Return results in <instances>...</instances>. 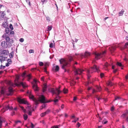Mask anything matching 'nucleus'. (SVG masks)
I'll return each instance as SVG.
<instances>
[{
  "mask_svg": "<svg viewBox=\"0 0 128 128\" xmlns=\"http://www.w3.org/2000/svg\"><path fill=\"white\" fill-rule=\"evenodd\" d=\"M99 71V67L95 65H94L89 70H87V73L88 79L90 78L91 76L90 74L96 72H98Z\"/></svg>",
  "mask_w": 128,
  "mask_h": 128,
  "instance_id": "obj_1",
  "label": "nucleus"
},
{
  "mask_svg": "<svg viewBox=\"0 0 128 128\" xmlns=\"http://www.w3.org/2000/svg\"><path fill=\"white\" fill-rule=\"evenodd\" d=\"M2 37L4 38L5 39L6 42L9 46H10L14 42L13 40L12 39H10V37L6 35V34H4Z\"/></svg>",
  "mask_w": 128,
  "mask_h": 128,
  "instance_id": "obj_2",
  "label": "nucleus"
},
{
  "mask_svg": "<svg viewBox=\"0 0 128 128\" xmlns=\"http://www.w3.org/2000/svg\"><path fill=\"white\" fill-rule=\"evenodd\" d=\"M17 100L20 104H28V102L25 98L22 99L20 97H18L17 98Z\"/></svg>",
  "mask_w": 128,
  "mask_h": 128,
  "instance_id": "obj_3",
  "label": "nucleus"
},
{
  "mask_svg": "<svg viewBox=\"0 0 128 128\" xmlns=\"http://www.w3.org/2000/svg\"><path fill=\"white\" fill-rule=\"evenodd\" d=\"M106 53V51H104L100 53H95V54L96 55L95 58L96 60H98L101 57L103 56Z\"/></svg>",
  "mask_w": 128,
  "mask_h": 128,
  "instance_id": "obj_4",
  "label": "nucleus"
},
{
  "mask_svg": "<svg viewBox=\"0 0 128 128\" xmlns=\"http://www.w3.org/2000/svg\"><path fill=\"white\" fill-rule=\"evenodd\" d=\"M90 53L88 52H85L84 55L82 54H76V55L77 56H79L80 57L82 58L83 56L85 58L87 57L90 56Z\"/></svg>",
  "mask_w": 128,
  "mask_h": 128,
  "instance_id": "obj_5",
  "label": "nucleus"
},
{
  "mask_svg": "<svg viewBox=\"0 0 128 128\" xmlns=\"http://www.w3.org/2000/svg\"><path fill=\"white\" fill-rule=\"evenodd\" d=\"M51 92L53 94H55L56 95H58L62 92V91L59 89L56 88L55 90L54 88L52 89L51 90Z\"/></svg>",
  "mask_w": 128,
  "mask_h": 128,
  "instance_id": "obj_6",
  "label": "nucleus"
},
{
  "mask_svg": "<svg viewBox=\"0 0 128 128\" xmlns=\"http://www.w3.org/2000/svg\"><path fill=\"white\" fill-rule=\"evenodd\" d=\"M29 98H31L34 102L35 104L36 105H37L39 104V101L38 100L36 99L35 98H34V96L32 95L30 93H29Z\"/></svg>",
  "mask_w": 128,
  "mask_h": 128,
  "instance_id": "obj_7",
  "label": "nucleus"
},
{
  "mask_svg": "<svg viewBox=\"0 0 128 128\" xmlns=\"http://www.w3.org/2000/svg\"><path fill=\"white\" fill-rule=\"evenodd\" d=\"M40 98V100H38L39 101V102L44 103H48L50 102V101H46L45 100L44 96L43 95H42Z\"/></svg>",
  "mask_w": 128,
  "mask_h": 128,
  "instance_id": "obj_8",
  "label": "nucleus"
},
{
  "mask_svg": "<svg viewBox=\"0 0 128 128\" xmlns=\"http://www.w3.org/2000/svg\"><path fill=\"white\" fill-rule=\"evenodd\" d=\"M34 82H35L32 86V88L35 91H38L39 90V88L37 86V84L36 83V80L34 79Z\"/></svg>",
  "mask_w": 128,
  "mask_h": 128,
  "instance_id": "obj_9",
  "label": "nucleus"
},
{
  "mask_svg": "<svg viewBox=\"0 0 128 128\" xmlns=\"http://www.w3.org/2000/svg\"><path fill=\"white\" fill-rule=\"evenodd\" d=\"M84 70L80 69L78 68L74 72L75 73V74L76 75L78 74H80Z\"/></svg>",
  "mask_w": 128,
  "mask_h": 128,
  "instance_id": "obj_10",
  "label": "nucleus"
},
{
  "mask_svg": "<svg viewBox=\"0 0 128 128\" xmlns=\"http://www.w3.org/2000/svg\"><path fill=\"white\" fill-rule=\"evenodd\" d=\"M97 90H96L94 89H93L92 91V93L93 94L95 92H100L101 90V87L99 86H97L96 87Z\"/></svg>",
  "mask_w": 128,
  "mask_h": 128,
  "instance_id": "obj_11",
  "label": "nucleus"
},
{
  "mask_svg": "<svg viewBox=\"0 0 128 128\" xmlns=\"http://www.w3.org/2000/svg\"><path fill=\"white\" fill-rule=\"evenodd\" d=\"M7 43L5 42V41H3L1 43V46L4 48H7Z\"/></svg>",
  "mask_w": 128,
  "mask_h": 128,
  "instance_id": "obj_12",
  "label": "nucleus"
},
{
  "mask_svg": "<svg viewBox=\"0 0 128 128\" xmlns=\"http://www.w3.org/2000/svg\"><path fill=\"white\" fill-rule=\"evenodd\" d=\"M8 109H9V106L8 105L7 106H6L5 108H4L3 109H2L1 110V111L2 112H4L6 110H7Z\"/></svg>",
  "mask_w": 128,
  "mask_h": 128,
  "instance_id": "obj_13",
  "label": "nucleus"
},
{
  "mask_svg": "<svg viewBox=\"0 0 128 128\" xmlns=\"http://www.w3.org/2000/svg\"><path fill=\"white\" fill-rule=\"evenodd\" d=\"M6 59V57H5L3 56H0V60L1 62L5 60Z\"/></svg>",
  "mask_w": 128,
  "mask_h": 128,
  "instance_id": "obj_14",
  "label": "nucleus"
},
{
  "mask_svg": "<svg viewBox=\"0 0 128 128\" xmlns=\"http://www.w3.org/2000/svg\"><path fill=\"white\" fill-rule=\"evenodd\" d=\"M47 86L46 84V83L44 84V86L42 88V92H44L46 90Z\"/></svg>",
  "mask_w": 128,
  "mask_h": 128,
  "instance_id": "obj_15",
  "label": "nucleus"
},
{
  "mask_svg": "<svg viewBox=\"0 0 128 128\" xmlns=\"http://www.w3.org/2000/svg\"><path fill=\"white\" fill-rule=\"evenodd\" d=\"M2 26L5 28H6L8 27L7 23L6 22H3L2 24Z\"/></svg>",
  "mask_w": 128,
  "mask_h": 128,
  "instance_id": "obj_16",
  "label": "nucleus"
},
{
  "mask_svg": "<svg viewBox=\"0 0 128 128\" xmlns=\"http://www.w3.org/2000/svg\"><path fill=\"white\" fill-rule=\"evenodd\" d=\"M68 64V63L66 62L64 64H62V68L63 69H64L65 68H66L67 65Z\"/></svg>",
  "mask_w": 128,
  "mask_h": 128,
  "instance_id": "obj_17",
  "label": "nucleus"
},
{
  "mask_svg": "<svg viewBox=\"0 0 128 128\" xmlns=\"http://www.w3.org/2000/svg\"><path fill=\"white\" fill-rule=\"evenodd\" d=\"M59 61L60 64H63L66 62L63 59H61Z\"/></svg>",
  "mask_w": 128,
  "mask_h": 128,
  "instance_id": "obj_18",
  "label": "nucleus"
},
{
  "mask_svg": "<svg viewBox=\"0 0 128 128\" xmlns=\"http://www.w3.org/2000/svg\"><path fill=\"white\" fill-rule=\"evenodd\" d=\"M26 76L28 78V80L29 81L31 79L32 76L31 75V74H29Z\"/></svg>",
  "mask_w": 128,
  "mask_h": 128,
  "instance_id": "obj_19",
  "label": "nucleus"
},
{
  "mask_svg": "<svg viewBox=\"0 0 128 128\" xmlns=\"http://www.w3.org/2000/svg\"><path fill=\"white\" fill-rule=\"evenodd\" d=\"M20 84L22 85L24 88H25L26 86V84L25 83H24L21 82L20 83Z\"/></svg>",
  "mask_w": 128,
  "mask_h": 128,
  "instance_id": "obj_20",
  "label": "nucleus"
},
{
  "mask_svg": "<svg viewBox=\"0 0 128 128\" xmlns=\"http://www.w3.org/2000/svg\"><path fill=\"white\" fill-rule=\"evenodd\" d=\"M121 98L119 96H116L115 97V99L114 100V101L116 100H119Z\"/></svg>",
  "mask_w": 128,
  "mask_h": 128,
  "instance_id": "obj_21",
  "label": "nucleus"
},
{
  "mask_svg": "<svg viewBox=\"0 0 128 128\" xmlns=\"http://www.w3.org/2000/svg\"><path fill=\"white\" fill-rule=\"evenodd\" d=\"M124 12V10H123L122 9L121 11L119 12V16H122Z\"/></svg>",
  "mask_w": 128,
  "mask_h": 128,
  "instance_id": "obj_22",
  "label": "nucleus"
},
{
  "mask_svg": "<svg viewBox=\"0 0 128 128\" xmlns=\"http://www.w3.org/2000/svg\"><path fill=\"white\" fill-rule=\"evenodd\" d=\"M59 66L58 65L56 66L55 69V71L56 72H58L59 70Z\"/></svg>",
  "mask_w": 128,
  "mask_h": 128,
  "instance_id": "obj_23",
  "label": "nucleus"
},
{
  "mask_svg": "<svg viewBox=\"0 0 128 128\" xmlns=\"http://www.w3.org/2000/svg\"><path fill=\"white\" fill-rule=\"evenodd\" d=\"M52 26H48V30L47 31H49L52 28Z\"/></svg>",
  "mask_w": 128,
  "mask_h": 128,
  "instance_id": "obj_24",
  "label": "nucleus"
},
{
  "mask_svg": "<svg viewBox=\"0 0 128 128\" xmlns=\"http://www.w3.org/2000/svg\"><path fill=\"white\" fill-rule=\"evenodd\" d=\"M6 28L5 30V32L6 34H8L9 32L10 29L9 28Z\"/></svg>",
  "mask_w": 128,
  "mask_h": 128,
  "instance_id": "obj_25",
  "label": "nucleus"
},
{
  "mask_svg": "<svg viewBox=\"0 0 128 128\" xmlns=\"http://www.w3.org/2000/svg\"><path fill=\"white\" fill-rule=\"evenodd\" d=\"M19 106L21 108L22 110L24 112H26V110L24 109V108L23 106Z\"/></svg>",
  "mask_w": 128,
  "mask_h": 128,
  "instance_id": "obj_26",
  "label": "nucleus"
},
{
  "mask_svg": "<svg viewBox=\"0 0 128 128\" xmlns=\"http://www.w3.org/2000/svg\"><path fill=\"white\" fill-rule=\"evenodd\" d=\"M0 14H1V16L2 18H4L5 15L4 12H0Z\"/></svg>",
  "mask_w": 128,
  "mask_h": 128,
  "instance_id": "obj_27",
  "label": "nucleus"
},
{
  "mask_svg": "<svg viewBox=\"0 0 128 128\" xmlns=\"http://www.w3.org/2000/svg\"><path fill=\"white\" fill-rule=\"evenodd\" d=\"M58 99L55 98L54 100H53V101L54 102L55 104H56L57 102L58 101Z\"/></svg>",
  "mask_w": 128,
  "mask_h": 128,
  "instance_id": "obj_28",
  "label": "nucleus"
},
{
  "mask_svg": "<svg viewBox=\"0 0 128 128\" xmlns=\"http://www.w3.org/2000/svg\"><path fill=\"white\" fill-rule=\"evenodd\" d=\"M63 91L64 94H66L68 92V90L65 88H64L63 90Z\"/></svg>",
  "mask_w": 128,
  "mask_h": 128,
  "instance_id": "obj_29",
  "label": "nucleus"
},
{
  "mask_svg": "<svg viewBox=\"0 0 128 128\" xmlns=\"http://www.w3.org/2000/svg\"><path fill=\"white\" fill-rule=\"evenodd\" d=\"M116 65L117 66H120L122 67V66H123L122 64L121 63L119 62H117V63L116 64Z\"/></svg>",
  "mask_w": 128,
  "mask_h": 128,
  "instance_id": "obj_30",
  "label": "nucleus"
},
{
  "mask_svg": "<svg viewBox=\"0 0 128 128\" xmlns=\"http://www.w3.org/2000/svg\"><path fill=\"white\" fill-rule=\"evenodd\" d=\"M24 119L25 120H26L28 118V116L27 114H24Z\"/></svg>",
  "mask_w": 128,
  "mask_h": 128,
  "instance_id": "obj_31",
  "label": "nucleus"
},
{
  "mask_svg": "<svg viewBox=\"0 0 128 128\" xmlns=\"http://www.w3.org/2000/svg\"><path fill=\"white\" fill-rule=\"evenodd\" d=\"M68 59L69 60V62H70L72 60L73 58L72 56H70L68 57Z\"/></svg>",
  "mask_w": 128,
  "mask_h": 128,
  "instance_id": "obj_32",
  "label": "nucleus"
},
{
  "mask_svg": "<svg viewBox=\"0 0 128 128\" xmlns=\"http://www.w3.org/2000/svg\"><path fill=\"white\" fill-rule=\"evenodd\" d=\"M6 83L9 85L12 86V84L11 81L8 80L7 81Z\"/></svg>",
  "mask_w": 128,
  "mask_h": 128,
  "instance_id": "obj_33",
  "label": "nucleus"
},
{
  "mask_svg": "<svg viewBox=\"0 0 128 128\" xmlns=\"http://www.w3.org/2000/svg\"><path fill=\"white\" fill-rule=\"evenodd\" d=\"M8 91L10 92H12V88L11 87H9L8 88Z\"/></svg>",
  "mask_w": 128,
  "mask_h": 128,
  "instance_id": "obj_34",
  "label": "nucleus"
},
{
  "mask_svg": "<svg viewBox=\"0 0 128 128\" xmlns=\"http://www.w3.org/2000/svg\"><path fill=\"white\" fill-rule=\"evenodd\" d=\"M39 64L40 66H43L44 64L42 62H39Z\"/></svg>",
  "mask_w": 128,
  "mask_h": 128,
  "instance_id": "obj_35",
  "label": "nucleus"
},
{
  "mask_svg": "<svg viewBox=\"0 0 128 128\" xmlns=\"http://www.w3.org/2000/svg\"><path fill=\"white\" fill-rule=\"evenodd\" d=\"M124 48H128V43L126 42L125 44Z\"/></svg>",
  "mask_w": 128,
  "mask_h": 128,
  "instance_id": "obj_36",
  "label": "nucleus"
},
{
  "mask_svg": "<svg viewBox=\"0 0 128 128\" xmlns=\"http://www.w3.org/2000/svg\"><path fill=\"white\" fill-rule=\"evenodd\" d=\"M46 114L45 113V112L42 113L41 114V116L42 117H44V116Z\"/></svg>",
  "mask_w": 128,
  "mask_h": 128,
  "instance_id": "obj_37",
  "label": "nucleus"
},
{
  "mask_svg": "<svg viewBox=\"0 0 128 128\" xmlns=\"http://www.w3.org/2000/svg\"><path fill=\"white\" fill-rule=\"evenodd\" d=\"M54 46V44L52 43H51L50 45V48H53Z\"/></svg>",
  "mask_w": 128,
  "mask_h": 128,
  "instance_id": "obj_38",
  "label": "nucleus"
},
{
  "mask_svg": "<svg viewBox=\"0 0 128 128\" xmlns=\"http://www.w3.org/2000/svg\"><path fill=\"white\" fill-rule=\"evenodd\" d=\"M1 94H4V89L3 88H2L1 90Z\"/></svg>",
  "mask_w": 128,
  "mask_h": 128,
  "instance_id": "obj_39",
  "label": "nucleus"
},
{
  "mask_svg": "<svg viewBox=\"0 0 128 128\" xmlns=\"http://www.w3.org/2000/svg\"><path fill=\"white\" fill-rule=\"evenodd\" d=\"M9 27L11 30H13L14 28L12 24H10Z\"/></svg>",
  "mask_w": 128,
  "mask_h": 128,
  "instance_id": "obj_40",
  "label": "nucleus"
},
{
  "mask_svg": "<svg viewBox=\"0 0 128 128\" xmlns=\"http://www.w3.org/2000/svg\"><path fill=\"white\" fill-rule=\"evenodd\" d=\"M26 110H27V111H30V107L29 106H28L26 107Z\"/></svg>",
  "mask_w": 128,
  "mask_h": 128,
  "instance_id": "obj_41",
  "label": "nucleus"
},
{
  "mask_svg": "<svg viewBox=\"0 0 128 128\" xmlns=\"http://www.w3.org/2000/svg\"><path fill=\"white\" fill-rule=\"evenodd\" d=\"M26 74V72H23V74H22V77H24L25 75Z\"/></svg>",
  "mask_w": 128,
  "mask_h": 128,
  "instance_id": "obj_42",
  "label": "nucleus"
},
{
  "mask_svg": "<svg viewBox=\"0 0 128 128\" xmlns=\"http://www.w3.org/2000/svg\"><path fill=\"white\" fill-rule=\"evenodd\" d=\"M108 86H111L112 85V82H108Z\"/></svg>",
  "mask_w": 128,
  "mask_h": 128,
  "instance_id": "obj_43",
  "label": "nucleus"
},
{
  "mask_svg": "<svg viewBox=\"0 0 128 128\" xmlns=\"http://www.w3.org/2000/svg\"><path fill=\"white\" fill-rule=\"evenodd\" d=\"M41 2H42V4H43L44 2H47V0H41Z\"/></svg>",
  "mask_w": 128,
  "mask_h": 128,
  "instance_id": "obj_44",
  "label": "nucleus"
},
{
  "mask_svg": "<svg viewBox=\"0 0 128 128\" xmlns=\"http://www.w3.org/2000/svg\"><path fill=\"white\" fill-rule=\"evenodd\" d=\"M29 52L30 53H31L34 52V50H33L30 49L29 51Z\"/></svg>",
  "mask_w": 128,
  "mask_h": 128,
  "instance_id": "obj_45",
  "label": "nucleus"
},
{
  "mask_svg": "<svg viewBox=\"0 0 128 128\" xmlns=\"http://www.w3.org/2000/svg\"><path fill=\"white\" fill-rule=\"evenodd\" d=\"M19 78V76H16V80L18 81Z\"/></svg>",
  "mask_w": 128,
  "mask_h": 128,
  "instance_id": "obj_46",
  "label": "nucleus"
},
{
  "mask_svg": "<svg viewBox=\"0 0 128 128\" xmlns=\"http://www.w3.org/2000/svg\"><path fill=\"white\" fill-rule=\"evenodd\" d=\"M30 124H31V128H34V125L33 124L32 122H31Z\"/></svg>",
  "mask_w": 128,
  "mask_h": 128,
  "instance_id": "obj_47",
  "label": "nucleus"
},
{
  "mask_svg": "<svg viewBox=\"0 0 128 128\" xmlns=\"http://www.w3.org/2000/svg\"><path fill=\"white\" fill-rule=\"evenodd\" d=\"M50 112V110H48L46 112H45V113L46 114H48Z\"/></svg>",
  "mask_w": 128,
  "mask_h": 128,
  "instance_id": "obj_48",
  "label": "nucleus"
},
{
  "mask_svg": "<svg viewBox=\"0 0 128 128\" xmlns=\"http://www.w3.org/2000/svg\"><path fill=\"white\" fill-rule=\"evenodd\" d=\"M80 125H81L79 123V122H78L77 124V127L78 128H79L80 126Z\"/></svg>",
  "mask_w": 128,
  "mask_h": 128,
  "instance_id": "obj_49",
  "label": "nucleus"
},
{
  "mask_svg": "<svg viewBox=\"0 0 128 128\" xmlns=\"http://www.w3.org/2000/svg\"><path fill=\"white\" fill-rule=\"evenodd\" d=\"M2 121L1 120L0 118V128H1L2 126Z\"/></svg>",
  "mask_w": 128,
  "mask_h": 128,
  "instance_id": "obj_50",
  "label": "nucleus"
},
{
  "mask_svg": "<svg viewBox=\"0 0 128 128\" xmlns=\"http://www.w3.org/2000/svg\"><path fill=\"white\" fill-rule=\"evenodd\" d=\"M115 49V48L114 47L112 46L111 48V49H110V50H114Z\"/></svg>",
  "mask_w": 128,
  "mask_h": 128,
  "instance_id": "obj_51",
  "label": "nucleus"
},
{
  "mask_svg": "<svg viewBox=\"0 0 128 128\" xmlns=\"http://www.w3.org/2000/svg\"><path fill=\"white\" fill-rule=\"evenodd\" d=\"M125 114L126 115H128V110H126L125 111Z\"/></svg>",
  "mask_w": 128,
  "mask_h": 128,
  "instance_id": "obj_52",
  "label": "nucleus"
},
{
  "mask_svg": "<svg viewBox=\"0 0 128 128\" xmlns=\"http://www.w3.org/2000/svg\"><path fill=\"white\" fill-rule=\"evenodd\" d=\"M5 66H3L1 65L0 66V68L2 69V68H3V69H4L5 68Z\"/></svg>",
  "mask_w": 128,
  "mask_h": 128,
  "instance_id": "obj_53",
  "label": "nucleus"
},
{
  "mask_svg": "<svg viewBox=\"0 0 128 128\" xmlns=\"http://www.w3.org/2000/svg\"><path fill=\"white\" fill-rule=\"evenodd\" d=\"M20 41L21 42H22L24 41V39L23 38H21L20 39Z\"/></svg>",
  "mask_w": 128,
  "mask_h": 128,
  "instance_id": "obj_54",
  "label": "nucleus"
},
{
  "mask_svg": "<svg viewBox=\"0 0 128 128\" xmlns=\"http://www.w3.org/2000/svg\"><path fill=\"white\" fill-rule=\"evenodd\" d=\"M104 76V74L103 73H101L100 74V76L101 78L103 77Z\"/></svg>",
  "mask_w": 128,
  "mask_h": 128,
  "instance_id": "obj_55",
  "label": "nucleus"
},
{
  "mask_svg": "<svg viewBox=\"0 0 128 128\" xmlns=\"http://www.w3.org/2000/svg\"><path fill=\"white\" fill-rule=\"evenodd\" d=\"M78 119H79V118H77L74 121H72V122H76L77 120H78Z\"/></svg>",
  "mask_w": 128,
  "mask_h": 128,
  "instance_id": "obj_56",
  "label": "nucleus"
},
{
  "mask_svg": "<svg viewBox=\"0 0 128 128\" xmlns=\"http://www.w3.org/2000/svg\"><path fill=\"white\" fill-rule=\"evenodd\" d=\"M51 128H58L57 126H52Z\"/></svg>",
  "mask_w": 128,
  "mask_h": 128,
  "instance_id": "obj_57",
  "label": "nucleus"
},
{
  "mask_svg": "<svg viewBox=\"0 0 128 128\" xmlns=\"http://www.w3.org/2000/svg\"><path fill=\"white\" fill-rule=\"evenodd\" d=\"M105 66L106 67H108V63L107 62H106V63L105 64Z\"/></svg>",
  "mask_w": 128,
  "mask_h": 128,
  "instance_id": "obj_58",
  "label": "nucleus"
},
{
  "mask_svg": "<svg viewBox=\"0 0 128 128\" xmlns=\"http://www.w3.org/2000/svg\"><path fill=\"white\" fill-rule=\"evenodd\" d=\"M7 61L8 63L11 62V60L10 59H8L7 60Z\"/></svg>",
  "mask_w": 128,
  "mask_h": 128,
  "instance_id": "obj_59",
  "label": "nucleus"
},
{
  "mask_svg": "<svg viewBox=\"0 0 128 128\" xmlns=\"http://www.w3.org/2000/svg\"><path fill=\"white\" fill-rule=\"evenodd\" d=\"M114 110V106H112L111 108V110L112 111Z\"/></svg>",
  "mask_w": 128,
  "mask_h": 128,
  "instance_id": "obj_60",
  "label": "nucleus"
},
{
  "mask_svg": "<svg viewBox=\"0 0 128 128\" xmlns=\"http://www.w3.org/2000/svg\"><path fill=\"white\" fill-rule=\"evenodd\" d=\"M127 115H126V114L124 113L123 114L122 116H122V117H123V118H124Z\"/></svg>",
  "mask_w": 128,
  "mask_h": 128,
  "instance_id": "obj_61",
  "label": "nucleus"
},
{
  "mask_svg": "<svg viewBox=\"0 0 128 128\" xmlns=\"http://www.w3.org/2000/svg\"><path fill=\"white\" fill-rule=\"evenodd\" d=\"M118 69H116L115 70H114L113 71V72L114 73H116L118 70Z\"/></svg>",
  "mask_w": 128,
  "mask_h": 128,
  "instance_id": "obj_62",
  "label": "nucleus"
},
{
  "mask_svg": "<svg viewBox=\"0 0 128 128\" xmlns=\"http://www.w3.org/2000/svg\"><path fill=\"white\" fill-rule=\"evenodd\" d=\"M42 107V108L41 109H42L43 108H44L45 107V104H43Z\"/></svg>",
  "mask_w": 128,
  "mask_h": 128,
  "instance_id": "obj_63",
  "label": "nucleus"
},
{
  "mask_svg": "<svg viewBox=\"0 0 128 128\" xmlns=\"http://www.w3.org/2000/svg\"><path fill=\"white\" fill-rule=\"evenodd\" d=\"M46 19L48 21H50V18L49 17H47Z\"/></svg>",
  "mask_w": 128,
  "mask_h": 128,
  "instance_id": "obj_64",
  "label": "nucleus"
}]
</instances>
